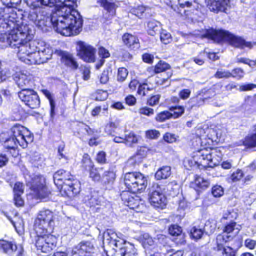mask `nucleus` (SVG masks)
Here are the masks:
<instances>
[{
  "instance_id": "f257e3e1",
  "label": "nucleus",
  "mask_w": 256,
  "mask_h": 256,
  "mask_svg": "<svg viewBox=\"0 0 256 256\" xmlns=\"http://www.w3.org/2000/svg\"><path fill=\"white\" fill-rule=\"evenodd\" d=\"M31 8L28 18L43 32L52 26L62 35L70 36L82 30V16L74 8L77 0H24Z\"/></svg>"
},
{
  "instance_id": "f03ea898",
  "label": "nucleus",
  "mask_w": 256,
  "mask_h": 256,
  "mask_svg": "<svg viewBox=\"0 0 256 256\" xmlns=\"http://www.w3.org/2000/svg\"><path fill=\"white\" fill-rule=\"evenodd\" d=\"M18 19L16 26L11 28H0V40L6 42L10 47L16 48V46L26 40L32 39L34 30Z\"/></svg>"
},
{
  "instance_id": "7ed1b4c3",
  "label": "nucleus",
  "mask_w": 256,
  "mask_h": 256,
  "mask_svg": "<svg viewBox=\"0 0 256 256\" xmlns=\"http://www.w3.org/2000/svg\"><path fill=\"white\" fill-rule=\"evenodd\" d=\"M202 38H206L219 43L222 40L228 42L230 45L238 48H244L246 47L251 48L253 44L250 42H246L240 36H236L228 32L222 30L209 28L206 29L201 35Z\"/></svg>"
},
{
  "instance_id": "20e7f679",
  "label": "nucleus",
  "mask_w": 256,
  "mask_h": 256,
  "mask_svg": "<svg viewBox=\"0 0 256 256\" xmlns=\"http://www.w3.org/2000/svg\"><path fill=\"white\" fill-rule=\"evenodd\" d=\"M6 8L0 9V28H11L16 26L18 22V16L16 12L10 8H16L21 2V0H2Z\"/></svg>"
},
{
  "instance_id": "39448f33",
  "label": "nucleus",
  "mask_w": 256,
  "mask_h": 256,
  "mask_svg": "<svg viewBox=\"0 0 256 256\" xmlns=\"http://www.w3.org/2000/svg\"><path fill=\"white\" fill-rule=\"evenodd\" d=\"M27 184L33 192L32 194L39 198L48 196L50 192L46 186L44 178L40 176L30 175L26 170L24 174Z\"/></svg>"
},
{
  "instance_id": "423d86ee",
  "label": "nucleus",
  "mask_w": 256,
  "mask_h": 256,
  "mask_svg": "<svg viewBox=\"0 0 256 256\" xmlns=\"http://www.w3.org/2000/svg\"><path fill=\"white\" fill-rule=\"evenodd\" d=\"M54 226V215L49 210H40L35 220L34 230L39 234L52 233Z\"/></svg>"
},
{
  "instance_id": "0eeeda50",
  "label": "nucleus",
  "mask_w": 256,
  "mask_h": 256,
  "mask_svg": "<svg viewBox=\"0 0 256 256\" xmlns=\"http://www.w3.org/2000/svg\"><path fill=\"white\" fill-rule=\"evenodd\" d=\"M124 183L126 188L132 192H141L146 187L147 179L139 172H127L124 176Z\"/></svg>"
},
{
  "instance_id": "6e6552de",
  "label": "nucleus",
  "mask_w": 256,
  "mask_h": 256,
  "mask_svg": "<svg viewBox=\"0 0 256 256\" xmlns=\"http://www.w3.org/2000/svg\"><path fill=\"white\" fill-rule=\"evenodd\" d=\"M165 186L154 184L150 190L148 200L154 208L161 210L165 208L167 200L165 196Z\"/></svg>"
},
{
  "instance_id": "1a4fd4ad",
  "label": "nucleus",
  "mask_w": 256,
  "mask_h": 256,
  "mask_svg": "<svg viewBox=\"0 0 256 256\" xmlns=\"http://www.w3.org/2000/svg\"><path fill=\"white\" fill-rule=\"evenodd\" d=\"M8 136L18 140V144L23 148L33 141V134L26 127L16 124L8 132Z\"/></svg>"
},
{
  "instance_id": "9d476101",
  "label": "nucleus",
  "mask_w": 256,
  "mask_h": 256,
  "mask_svg": "<svg viewBox=\"0 0 256 256\" xmlns=\"http://www.w3.org/2000/svg\"><path fill=\"white\" fill-rule=\"evenodd\" d=\"M35 42L36 44L34 58H32L31 62H34V64H40L46 62L52 57V48L42 40H35Z\"/></svg>"
},
{
  "instance_id": "9b49d317",
  "label": "nucleus",
  "mask_w": 256,
  "mask_h": 256,
  "mask_svg": "<svg viewBox=\"0 0 256 256\" xmlns=\"http://www.w3.org/2000/svg\"><path fill=\"white\" fill-rule=\"evenodd\" d=\"M36 43L35 40H24L17 46V54L18 58L22 62L28 64H32V58H34V48Z\"/></svg>"
},
{
  "instance_id": "f8f14e48",
  "label": "nucleus",
  "mask_w": 256,
  "mask_h": 256,
  "mask_svg": "<svg viewBox=\"0 0 256 256\" xmlns=\"http://www.w3.org/2000/svg\"><path fill=\"white\" fill-rule=\"evenodd\" d=\"M198 155L199 156L200 164L206 167L213 168L219 164L222 160V154L220 150L216 149L202 150Z\"/></svg>"
},
{
  "instance_id": "ddd939ff",
  "label": "nucleus",
  "mask_w": 256,
  "mask_h": 256,
  "mask_svg": "<svg viewBox=\"0 0 256 256\" xmlns=\"http://www.w3.org/2000/svg\"><path fill=\"white\" fill-rule=\"evenodd\" d=\"M37 238L36 246L37 249L42 252H49L53 250L56 244V238L50 233H44L39 234H36Z\"/></svg>"
},
{
  "instance_id": "4468645a",
  "label": "nucleus",
  "mask_w": 256,
  "mask_h": 256,
  "mask_svg": "<svg viewBox=\"0 0 256 256\" xmlns=\"http://www.w3.org/2000/svg\"><path fill=\"white\" fill-rule=\"evenodd\" d=\"M18 96L21 100L31 108H36L40 106V100L38 96L32 89L22 90L18 92Z\"/></svg>"
},
{
  "instance_id": "2eb2a0df",
  "label": "nucleus",
  "mask_w": 256,
  "mask_h": 256,
  "mask_svg": "<svg viewBox=\"0 0 256 256\" xmlns=\"http://www.w3.org/2000/svg\"><path fill=\"white\" fill-rule=\"evenodd\" d=\"M103 247L110 248L116 252L117 249L125 242L123 240L118 239L116 234L112 230H107L103 234Z\"/></svg>"
},
{
  "instance_id": "dca6fc26",
  "label": "nucleus",
  "mask_w": 256,
  "mask_h": 256,
  "mask_svg": "<svg viewBox=\"0 0 256 256\" xmlns=\"http://www.w3.org/2000/svg\"><path fill=\"white\" fill-rule=\"evenodd\" d=\"M77 54L84 61L91 62L95 60L96 49L88 44L79 41L76 42Z\"/></svg>"
},
{
  "instance_id": "f3484780",
  "label": "nucleus",
  "mask_w": 256,
  "mask_h": 256,
  "mask_svg": "<svg viewBox=\"0 0 256 256\" xmlns=\"http://www.w3.org/2000/svg\"><path fill=\"white\" fill-rule=\"evenodd\" d=\"M94 247L89 241H82L73 248L72 256H94Z\"/></svg>"
},
{
  "instance_id": "a211bd4d",
  "label": "nucleus",
  "mask_w": 256,
  "mask_h": 256,
  "mask_svg": "<svg viewBox=\"0 0 256 256\" xmlns=\"http://www.w3.org/2000/svg\"><path fill=\"white\" fill-rule=\"evenodd\" d=\"M60 189V192L66 196L72 198L74 196L80 192V184L77 180H67L63 184L58 186Z\"/></svg>"
},
{
  "instance_id": "6ab92c4d",
  "label": "nucleus",
  "mask_w": 256,
  "mask_h": 256,
  "mask_svg": "<svg viewBox=\"0 0 256 256\" xmlns=\"http://www.w3.org/2000/svg\"><path fill=\"white\" fill-rule=\"evenodd\" d=\"M31 78L30 73L26 70L16 72L14 76V80L22 90L26 89V87L28 86Z\"/></svg>"
},
{
  "instance_id": "aec40b11",
  "label": "nucleus",
  "mask_w": 256,
  "mask_h": 256,
  "mask_svg": "<svg viewBox=\"0 0 256 256\" xmlns=\"http://www.w3.org/2000/svg\"><path fill=\"white\" fill-rule=\"evenodd\" d=\"M210 11L215 12H224L228 6L229 0H205Z\"/></svg>"
},
{
  "instance_id": "412c9836",
  "label": "nucleus",
  "mask_w": 256,
  "mask_h": 256,
  "mask_svg": "<svg viewBox=\"0 0 256 256\" xmlns=\"http://www.w3.org/2000/svg\"><path fill=\"white\" fill-rule=\"evenodd\" d=\"M116 256H138L137 250L134 246L125 242L123 244L117 249Z\"/></svg>"
},
{
  "instance_id": "4be33fe9",
  "label": "nucleus",
  "mask_w": 256,
  "mask_h": 256,
  "mask_svg": "<svg viewBox=\"0 0 256 256\" xmlns=\"http://www.w3.org/2000/svg\"><path fill=\"white\" fill-rule=\"evenodd\" d=\"M134 196L135 197L128 192H122L121 194V198L124 204L133 210L137 208L140 204V199L138 196Z\"/></svg>"
},
{
  "instance_id": "5701e85b",
  "label": "nucleus",
  "mask_w": 256,
  "mask_h": 256,
  "mask_svg": "<svg viewBox=\"0 0 256 256\" xmlns=\"http://www.w3.org/2000/svg\"><path fill=\"white\" fill-rule=\"evenodd\" d=\"M0 249L2 250L6 253H10L18 250L17 256H24V250L21 246H18L16 244L4 240H0Z\"/></svg>"
},
{
  "instance_id": "b1692460",
  "label": "nucleus",
  "mask_w": 256,
  "mask_h": 256,
  "mask_svg": "<svg viewBox=\"0 0 256 256\" xmlns=\"http://www.w3.org/2000/svg\"><path fill=\"white\" fill-rule=\"evenodd\" d=\"M54 181L55 184L57 186H60L64 182L67 180H72L73 176H71L69 172H66L63 170H58L54 174Z\"/></svg>"
},
{
  "instance_id": "393cba45",
  "label": "nucleus",
  "mask_w": 256,
  "mask_h": 256,
  "mask_svg": "<svg viewBox=\"0 0 256 256\" xmlns=\"http://www.w3.org/2000/svg\"><path fill=\"white\" fill-rule=\"evenodd\" d=\"M240 229V226L235 222H226L223 228V233L230 236V238L232 239L238 234Z\"/></svg>"
},
{
  "instance_id": "a878e982",
  "label": "nucleus",
  "mask_w": 256,
  "mask_h": 256,
  "mask_svg": "<svg viewBox=\"0 0 256 256\" xmlns=\"http://www.w3.org/2000/svg\"><path fill=\"white\" fill-rule=\"evenodd\" d=\"M112 0H96V3L102 7L108 14L107 18H110L116 14V6L114 2H110Z\"/></svg>"
},
{
  "instance_id": "bb28decb",
  "label": "nucleus",
  "mask_w": 256,
  "mask_h": 256,
  "mask_svg": "<svg viewBox=\"0 0 256 256\" xmlns=\"http://www.w3.org/2000/svg\"><path fill=\"white\" fill-rule=\"evenodd\" d=\"M122 39L124 44L131 49L138 48L139 47L138 38L132 34H124Z\"/></svg>"
},
{
  "instance_id": "cd10ccee",
  "label": "nucleus",
  "mask_w": 256,
  "mask_h": 256,
  "mask_svg": "<svg viewBox=\"0 0 256 256\" xmlns=\"http://www.w3.org/2000/svg\"><path fill=\"white\" fill-rule=\"evenodd\" d=\"M7 134L5 132H2L0 134V140L4 142V147L8 150L16 148L18 142V140L10 136L7 138L6 136Z\"/></svg>"
},
{
  "instance_id": "c85d7f7f",
  "label": "nucleus",
  "mask_w": 256,
  "mask_h": 256,
  "mask_svg": "<svg viewBox=\"0 0 256 256\" xmlns=\"http://www.w3.org/2000/svg\"><path fill=\"white\" fill-rule=\"evenodd\" d=\"M148 32L150 35L154 36L161 30L160 23L155 20H151L148 22Z\"/></svg>"
},
{
  "instance_id": "c756f323",
  "label": "nucleus",
  "mask_w": 256,
  "mask_h": 256,
  "mask_svg": "<svg viewBox=\"0 0 256 256\" xmlns=\"http://www.w3.org/2000/svg\"><path fill=\"white\" fill-rule=\"evenodd\" d=\"M171 168L168 166H164L157 170L155 174V178L158 180L166 179L171 174Z\"/></svg>"
},
{
  "instance_id": "7c9ffc66",
  "label": "nucleus",
  "mask_w": 256,
  "mask_h": 256,
  "mask_svg": "<svg viewBox=\"0 0 256 256\" xmlns=\"http://www.w3.org/2000/svg\"><path fill=\"white\" fill-rule=\"evenodd\" d=\"M94 132V130L85 124H82L79 126L78 134L82 139H84L88 136L92 134Z\"/></svg>"
},
{
  "instance_id": "2f4dec72",
  "label": "nucleus",
  "mask_w": 256,
  "mask_h": 256,
  "mask_svg": "<svg viewBox=\"0 0 256 256\" xmlns=\"http://www.w3.org/2000/svg\"><path fill=\"white\" fill-rule=\"evenodd\" d=\"M230 240L232 239L230 236H228L224 233L218 234L216 238L217 250H221L225 246L224 244Z\"/></svg>"
},
{
  "instance_id": "473e14b6",
  "label": "nucleus",
  "mask_w": 256,
  "mask_h": 256,
  "mask_svg": "<svg viewBox=\"0 0 256 256\" xmlns=\"http://www.w3.org/2000/svg\"><path fill=\"white\" fill-rule=\"evenodd\" d=\"M124 144L129 147H132L133 145L136 144L138 142V138L133 132H130L126 134L124 136Z\"/></svg>"
},
{
  "instance_id": "72a5a7b5",
  "label": "nucleus",
  "mask_w": 256,
  "mask_h": 256,
  "mask_svg": "<svg viewBox=\"0 0 256 256\" xmlns=\"http://www.w3.org/2000/svg\"><path fill=\"white\" fill-rule=\"evenodd\" d=\"M62 59L66 65L74 69H76L78 67V64L70 54H64L62 56Z\"/></svg>"
},
{
  "instance_id": "f704fd0d",
  "label": "nucleus",
  "mask_w": 256,
  "mask_h": 256,
  "mask_svg": "<svg viewBox=\"0 0 256 256\" xmlns=\"http://www.w3.org/2000/svg\"><path fill=\"white\" fill-rule=\"evenodd\" d=\"M116 178V174L112 171L105 172L102 176V180L105 184L112 183Z\"/></svg>"
},
{
  "instance_id": "c9c22d12",
  "label": "nucleus",
  "mask_w": 256,
  "mask_h": 256,
  "mask_svg": "<svg viewBox=\"0 0 256 256\" xmlns=\"http://www.w3.org/2000/svg\"><path fill=\"white\" fill-rule=\"evenodd\" d=\"M170 112L172 114V118H176L181 116L184 112V108L182 106H172L170 108Z\"/></svg>"
},
{
  "instance_id": "e433bc0d",
  "label": "nucleus",
  "mask_w": 256,
  "mask_h": 256,
  "mask_svg": "<svg viewBox=\"0 0 256 256\" xmlns=\"http://www.w3.org/2000/svg\"><path fill=\"white\" fill-rule=\"evenodd\" d=\"M82 167L86 170H90L94 168V164L90 160L88 154H84L82 159Z\"/></svg>"
},
{
  "instance_id": "4c0bfd02",
  "label": "nucleus",
  "mask_w": 256,
  "mask_h": 256,
  "mask_svg": "<svg viewBox=\"0 0 256 256\" xmlns=\"http://www.w3.org/2000/svg\"><path fill=\"white\" fill-rule=\"evenodd\" d=\"M194 184L198 187L204 189L209 186L210 183L208 180L204 179L203 178L196 176L194 179Z\"/></svg>"
},
{
  "instance_id": "58836bf2",
  "label": "nucleus",
  "mask_w": 256,
  "mask_h": 256,
  "mask_svg": "<svg viewBox=\"0 0 256 256\" xmlns=\"http://www.w3.org/2000/svg\"><path fill=\"white\" fill-rule=\"evenodd\" d=\"M200 92L206 102L208 101L209 99L212 98L216 95V92L214 89L213 88H210V89L204 88Z\"/></svg>"
},
{
  "instance_id": "ea45409f",
  "label": "nucleus",
  "mask_w": 256,
  "mask_h": 256,
  "mask_svg": "<svg viewBox=\"0 0 256 256\" xmlns=\"http://www.w3.org/2000/svg\"><path fill=\"white\" fill-rule=\"evenodd\" d=\"M141 240L144 248L152 246L154 244L152 238L147 233H144L142 236Z\"/></svg>"
},
{
  "instance_id": "a19ab883",
  "label": "nucleus",
  "mask_w": 256,
  "mask_h": 256,
  "mask_svg": "<svg viewBox=\"0 0 256 256\" xmlns=\"http://www.w3.org/2000/svg\"><path fill=\"white\" fill-rule=\"evenodd\" d=\"M170 68V66L164 61L160 60L155 66L154 71L156 73L162 72Z\"/></svg>"
},
{
  "instance_id": "79ce46f5",
  "label": "nucleus",
  "mask_w": 256,
  "mask_h": 256,
  "mask_svg": "<svg viewBox=\"0 0 256 256\" xmlns=\"http://www.w3.org/2000/svg\"><path fill=\"white\" fill-rule=\"evenodd\" d=\"M152 90V88H150L147 83L144 82L139 84L137 92L140 95L144 96L149 90Z\"/></svg>"
},
{
  "instance_id": "37998d69",
  "label": "nucleus",
  "mask_w": 256,
  "mask_h": 256,
  "mask_svg": "<svg viewBox=\"0 0 256 256\" xmlns=\"http://www.w3.org/2000/svg\"><path fill=\"white\" fill-rule=\"evenodd\" d=\"M172 114L170 111H164L158 114L156 120L159 122H162L171 118Z\"/></svg>"
},
{
  "instance_id": "c03bdc74",
  "label": "nucleus",
  "mask_w": 256,
  "mask_h": 256,
  "mask_svg": "<svg viewBox=\"0 0 256 256\" xmlns=\"http://www.w3.org/2000/svg\"><path fill=\"white\" fill-rule=\"evenodd\" d=\"M146 8L143 6H138L137 7L134 8L131 10V12L141 18L142 17L143 14L146 10Z\"/></svg>"
},
{
  "instance_id": "a18cd8bd",
  "label": "nucleus",
  "mask_w": 256,
  "mask_h": 256,
  "mask_svg": "<svg viewBox=\"0 0 256 256\" xmlns=\"http://www.w3.org/2000/svg\"><path fill=\"white\" fill-rule=\"evenodd\" d=\"M160 38L162 43L168 44L172 40L171 34L166 30H162L160 32Z\"/></svg>"
},
{
  "instance_id": "49530a36",
  "label": "nucleus",
  "mask_w": 256,
  "mask_h": 256,
  "mask_svg": "<svg viewBox=\"0 0 256 256\" xmlns=\"http://www.w3.org/2000/svg\"><path fill=\"white\" fill-rule=\"evenodd\" d=\"M204 234V231L202 229L197 228L195 226L192 228L190 230V236L196 240L200 238Z\"/></svg>"
},
{
  "instance_id": "de8ad7c7",
  "label": "nucleus",
  "mask_w": 256,
  "mask_h": 256,
  "mask_svg": "<svg viewBox=\"0 0 256 256\" xmlns=\"http://www.w3.org/2000/svg\"><path fill=\"white\" fill-rule=\"evenodd\" d=\"M237 216V214L236 212L228 210L224 214L221 221L224 222V220H228L230 222H234V220L236 218Z\"/></svg>"
},
{
  "instance_id": "09e8293b",
  "label": "nucleus",
  "mask_w": 256,
  "mask_h": 256,
  "mask_svg": "<svg viewBox=\"0 0 256 256\" xmlns=\"http://www.w3.org/2000/svg\"><path fill=\"white\" fill-rule=\"evenodd\" d=\"M128 75V71L124 68H120L118 69L117 79L119 82H124Z\"/></svg>"
},
{
  "instance_id": "8fccbe9b",
  "label": "nucleus",
  "mask_w": 256,
  "mask_h": 256,
  "mask_svg": "<svg viewBox=\"0 0 256 256\" xmlns=\"http://www.w3.org/2000/svg\"><path fill=\"white\" fill-rule=\"evenodd\" d=\"M191 100L194 105L196 106H202L206 102L205 100L203 98L200 92L195 98H192Z\"/></svg>"
},
{
  "instance_id": "3c124183",
  "label": "nucleus",
  "mask_w": 256,
  "mask_h": 256,
  "mask_svg": "<svg viewBox=\"0 0 256 256\" xmlns=\"http://www.w3.org/2000/svg\"><path fill=\"white\" fill-rule=\"evenodd\" d=\"M24 184L20 182H16L13 188L14 194H22L24 192Z\"/></svg>"
},
{
  "instance_id": "603ef678",
  "label": "nucleus",
  "mask_w": 256,
  "mask_h": 256,
  "mask_svg": "<svg viewBox=\"0 0 256 256\" xmlns=\"http://www.w3.org/2000/svg\"><path fill=\"white\" fill-rule=\"evenodd\" d=\"M169 233L173 236H178L182 233V228L174 224L171 226L168 229Z\"/></svg>"
},
{
  "instance_id": "864d4df0",
  "label": "nucleus",
  "mask_w": 256,
  "mask_h": 256,
  "mask_svg": "<svg viewBox=\"0 0 256 256\" xmlns=\"http://www.w3.org/2000/svg\"><path fill=\"white\" fill-rule=\"evenodd\" d=\"M140 162L137 156L134 155L128 160L126 166L128 168H133Z\"/></svg>"
},
{
  "instance_id": "5fc2aeb1",
  "label": "nucleus",
  "mask_w": 256,
  "mask_h": 256,
  "mask_svg": "<svg viewBox=\"0 0 256 256\" xmlns=\"http://www.w3.org/2000/svg\"><path fill=\"white\" fill-rule=\"evenodd\" d=\"M214 76L216 78H228L232 76V74L228 70H220L216 72Z\"/></svg>"
},
{
  "instance_id": "6e6d98bb",
  "label": "nucleus",
  "mask_w": 256,
  "mask_h": 256,
  "mask_svg": "<svg viewBox=\"0 0 256 256\" xmlns=\"http://www.w3.org/2000/svg\"><path fill=\"white\" fill-rule=\"evenodd\" d=\"M212 193L214 197H220L224 194L223 188L220 186H215L212 188Z\"/></svg>"
},
{
  "instance_id": "4d7b16f0",
  "label": "nucleus",
  "mask_w": 256,
  "mask_h": 256,
  "mask_svg": "<svg viewBox=\"0 0 256 256\" xmlns=\"http://www.w3.org/2000/svg\"><path fill=\"white\" fill-rule=\"evenodd\" d=\"M90 176L94 181L98 182L101 179L100 174L96 168H92L90 170Z\"/></svg>"
},
{
  "instance_id": "13d9d810",
  "label": "nucleus",
  "mask_w": 256,
  "mask_h": 256,
  "mask_svg": "<svg viewBox=\"0 0 256 256\" xmlns=\"http://www.w3.org/2000/svg\"><path fill=\"white\" fill-rule=\"evenodd\" d=\"M160 136V132L156 130H148L146 132V136L148 138L156 139L158 138Z\"/></svg>"
},
{
  "instance_id": "bf43d9fd",
  "label": "nucleus",
  "mask_w": 256,
  "mask_h": 256,
  "mask_svg": "<svg viewBox=\"0 0 256 256\" xmlns=\"http://www.w3.org/2000/svg\"><path fill=\"white\" fill-rule=\"evenodd\" d=\"M216 228V224L214 222H207L204 227V231L207 234L213 233Z\"/></svg>"
},
{
  "instance_id": "052dcab7",
  "label": "nucleus",
  "mask_w": 256,
  "mask_h": 256,
  "mask_svg": "<svg viewBox=\"0 0 256 256\" xmlns=\"http://www.w3.org/2000/svg\"><path fill=\"white\" fill-rule=\"evenodd\" d=\"M148 150L146 147H140L134 155L137 156L140 162H142V159L146 156Z\"/></svg>"
},
{
  "instance_id": "680f3d73",
  "label": "nucleus",
  "mask_w": 256,
  "mask_h": 256,
  "mask_svg": "<svg viewBox=\"0 0 256 256\" xmlns=\"http://www.w3.org/2000/svg\"><path fill=\"white\" fill-rule=\"evenodd\" d=\"M244 176L242 172L240 170H237L231 175L230 178L233 182L240 180Z\"/></svg>"
},
{
  "instance_id": "e2e57ef3",
  "label": "nucleus",
  "mask_w": 256,
  "mask_h": 256,
  "mask_svg": "<svg viewBox=\"0 0 256 256\" xmlns=\"http://www.w3.org/2000/svg\"><path fill=\"white\" fill-rule=\"evenodd\" d=\"M163 139L168 143H172L176 140L177 137L174 134L166 132L164 135Z\"/></svg>"
},
{
  "instance_id": "0e129e2a",
  "label": "nucleus",
  "mask_w": 256,
  "mask_h": 256,
  "mask_svg": "<svg viewBox=\"0 0 256 256\" xmlns=\"http://www.w3.org/2000/svg\"><path fill=\"white\" fill-rule=\"evenodd\" d=\"M108 94L106 91L98 90L96 93V100H104L108 98Z\"/></svg>"
},
{
  "instance_id": "69168bd1",
  "label": "nucleus",
  "mask_w": 256,
  "mask_h": 256,
  "mask_svg": "<svg viewBox=\"0 0 256 256\" xmlns=\"http://www.w3.org/2000/svg\"><path fill=\"white\" fill-rule=\"evenodd\" d=\"M231 73L232 74V76L238 79L243 78L244 74V70L240 68L234 69Z\"/></svg>"
},
{
  "instance_id": "338daca9",
  "label": "nucleus",
  "mask_w": 256,
  "mask_h": 256,
  "mask_svg": "<svg viewBox=\"0 0 256 256\" xmlns=\"http://www.w3.org/2000/svg\"><path fill=\"white\" fill-rule=\"evenodd\" d=\"M256 88V84H241L239 86V88H238L240 92L243 91H247L252 90L254 88Z\"/></svg>"
},
{
  "instance_id": "774afa93",
  "label": "nucleus",
  "mask_w": 256,
  "mask_h": 256,
  "mask_svg": "<svg viewBox=\"0 0 256 256\" xmlns=\"http://www.w3.org/2000/svg\"><path fill=\"white\" fill-rule=\"evenodd\" d=\"M222 250L223 256H235V252L230 247L224 246Z\"/></svg>"
}]
</instances>
